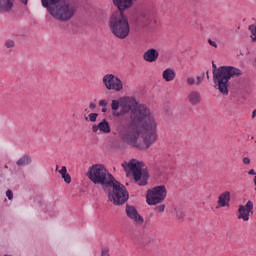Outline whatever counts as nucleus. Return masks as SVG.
<instances>
[{"mask_svg":"<svg viewBox=\"0 0 256 256\" xmlns=\"http://www.w3.org/2000/svg\"><path fill=\"white\" fill-rule=\"evenodd\" d=\"M243 163H244V165H249L251 163V159H249V157H244Z\"/></svg>","mask_w":256,"mask_h":256,"instance_id":"nucleus-32","label":"nucleus"},{"mask_svg":"<svg viewBox=\"0 0 256 256\" xmlns=\"http://www.w3.org/2000/svg\"><path fill=\"white\" fill-rule=\"evenodd\" d=\"M208 43H209V45H211V47L217 48V42H215V41L209 39V40H208Z\"/></svg>","mask_w":256,"mask_h":256,"instance_id":"nucleus-33","label":"nucleus"},{"mask_svg":"<svg viewBox=\"0 0 256 256\" xmlns=\"http://www.w3.org/2000/svg\"><path fill=\"white\" fill-rule=\"evenodd\" d=\"M155 211H157V213H163L165 211V204H161V205L157 206L155 208Z\"/></svg>","mask_w":256,"mask_h":256,"instance_id":"nucleus-26","label":"nucleus"},{"mask_svg":"<svg viewBox=\"0 0 256 256\" xmlns=\"http://www.w3.org/2000/svg\"><path fill=\"white\" fill-rule=\"evenodd\" d=\"M201 100V92L199 91L194 90L188 94V102L190 103V105H199V103H201Z\"/></svg>","mask_w":256,"mask_h":256,"instance_id":"nucleus-15","label":"nucleus"},{"mask_svg":"<svg viewBox=\"0 0 256 256\" xmlns=\"http://www.w3.org/2000/svg\"><path fill=\"white\" fill-rule=\"evenodd\" d=\"M102 113H107V106L102 108Z\"/></svg>","mask_w":256,"mask_h":256,"instance_id":"nucleus-37","label":"nucleus"},{"mask_svg":"<svg viewBox=\"0 0 256 256\" xmlns=\"http://www.w3.org/2000/svg\"><path fill=\"white\" fill-rule=\"evenodd\" d=\"M15 0H0V13H8L13 9Z\"/></svg>","mask_w":256,"mask_h":256,"instance_id":"nucleus-17","label":"nucleus"},{"mask_svg":"<svg viewBox=\"0 0 256 256\" xmlns=\"http://www.w3.org/2000/svg\"><path fill=\"white\" fill-rule=\"evenodd\" d=\"M5 45H6L7 49H11V48L15 47V42L13 40H8V41H6Z\"/></svg>","mask_w":256,"mask_h":256,"instance_id":"nucleus-25","label":"nucleus"},{"mask_svg":"<svg viewBox=\"0 0 256 256\" xmlns=\"http://www.w3.org/2000/svg\"><path fill=\"white\" fill-rule=\"evenodd\" d=\"M58 173H60L62 179H64V181L69 185V183H71V175L69 173H67V167L66 166H62V168L58 171Z\"/></svg>","mask_w":256,"mask_h":256,"instance_id":"nucleus-18","label":"nucleus"},{"mask_svg":"<svg viewBox=\"0 0 256 256\" xmlns=\"http://www.w3.org/2000/svg\"><path fill=\"white\" fill-rule=\"evenodd\" d=\"M121 113H129L126 125H120L116 131L120 139L145 151L157 141V120L149 107L141 104L133 96L121 97Z\"/></svg>","mask_w":256,"mask_h":256,"instance_id":"nucleus-1","label":"nucleus"},{"mask_svg":"<svg viewBox=\"0 0 256 256\" xmlns=\"http://www.w3.org/2000/svg\"><path fill=\"white\" fill-rule=\"evenodd\" d=\"M112 115H113V117H121V115H125V114H123L121 112V110H120V112H117V111L113 110Z\"/></svg>","mask_w":256,"mask_h":256,"instance_id":"nucleus-30","label":"nucleus"},{"mask_svg":"<svg viewBox=\"0 0 256 256\" xmlns=\"http://www.w3.org/2000/svg\"><path fill=\"white\" fill-rule=\"evenodd\" d=\"M249 31L251 33L250 38L253 41V43L256 42V24L249 26Z\"/></svg>","mask_w":256,"mask_h":256,"instance_id":"nucleus-21","label":"nucleus"},{"mask_svg":"<svg viewBox=\"0 0 256 256\" xmlns=\"http://www.w3.org/2000/svg\"><path fill=\"white\" fill-rule=\"evenodd\" d=\"M167 197V188L165 186H155L152 189H149L146 194V203L148 205H159L163 203Z\"/></svg>","mask_w":256,"mask_h":256,"instance_id":"nucleus-8","label":"nucleus"},{"mask_svg":"<svg viewBox=\"0 0 256 256\" xmlns=\"http://www.w3.org/2000/svg\"><path fill=\"white\" fill-rule=\"evenodd\" d=\"M101 256H111V254H109V248L102 249Z\"/></svg>","mask_w":256,"mask_h":256,"instance_id":"nucleus-28","label":"nucleus"},{"mask_svg":"<svg viewBox=\"0 0 256 256\" xmlns=\"http://www.w3.org/2000/svg\"><path fill=\"white\" fill-rule=\"evenodd\" d=\"M96 107H97V104H95V103H93V102H91L90 103V105H89V109H96Z\"/></svg>","mask_w":256,"mask_h":256,"instance_id":"nucleus-34","label":"nucleus"},{"mask_svg":"<svg viewBox=\"0 0 256 256\" xmlns=\"http://www.w3.org/2000/svg\"><path fill=\"white\" fill-rule=\"evenodd\" d=\"M31 164V157L24 155L17 161L18 167H25V165Z\"/></svg>","mask_w":256,"mask_h":256,"instance_id":"nucleus-19","label":"nucleus"},{"mask_svg":"<svg viewBox=\"0 0 256 256\" xmlns=\"http://www.w3.org/2000/svg\"><path fill=\"white\" fill-rule=\"evenodd\" d=\"M97 117H99V114L97 113H90L88 115V119L91 121V123H95V121H97Z\"/></svg>","mask_w":256,"mask_h":256,"instance_id":"nucleus-22","label":"nucleus"},{"mask_svg":"<svg viewBox=\"0 0 256 256\" xmlns=\"http://www.w3.org/2000/svg\"><path fill=\"white\" fill-rule=\"evenodd\" d=\"M143 59L147 63H155L159 59V51L155 48H150L143 54Z\"/></svg>","mask_w":256,"mask_h":256,"instance_id":"nucleus-14","label":"nucleus"},{"mask_svg":"<svg viewBox=\"0 0 256 256\" xmlns=\"http://www.w3.org/2000/svg\"><path fill=\"white\" fill-rule=\"evenodd\" d=\"M175 77H177V74L175 73V69L173 68H167L162 72V78L167 83L174 81Z\"/></svg>","mask_w":256,"mask_h":256,"instance_id":"nucleus-16","label":"nucleus"},{"mask_svg":"<svg viewBox=\"0 0 256 256\" xmlns=\"http://www.w3.org/2000/svg\"><path fill=\"white\" fill-rule=\"evenodd\" d=\"M27 5V0H20ZM42 7L57 21H70L77 13V0H41Z\"/></svg>","mask_w":256,"mask_h":256,"instance_id":"nucleus-3","label":"nucleus"},{"mask_svg":"<svg viewBox=\"0 0 256 256\" xmlns=\"http://www.w3.org/2000/svg\"><path fill=\"white\" fill-rule=\"evenodd\" d=\"M121 108V97L119 100H112L111 102V109L112 111H118Z\"/></svg>","mask_w":256,"mask_h":256,"instance_id":"nucleus-20","label":"nucleus"},{"mask_svg":"<svg viewBox=\"0 0 256 256\" xmlns=\"http://www.w3.org/2000/svg\"><path fill=\"white\" fill-rule=\"evenodd\" d=\"M186 83H187V85L193 86V85H196L197 82H196L195 78L188 77L186 80Z\"/></svg>","mask_w":256,"mask_h":256,"instance_id":"nucleus-23","label":"nucleus"},{"mask_svg":"<svg viewBox=\"0 0 256 256\" xmlns=\"http://www.w3.org/2000/svg\"><path fill=\"white\" fill-rule=\"evenodd\" d=\"M6 197L11 201L13 199V192L11 190L6 191Z\"/></svg>","mask_w":256,"mask_h":256,"instance_id":"nucleus-31","label":"nucleus"},{"mask_svg":"<svg viewBox=\"0 0 256 256\" xmlns=\"http://www.w3.org/2000/svg\"><path fill=\"white\" fill-rule=\"evenodd\" d=\"M98 105H99L100 107H107V100H105V99L100 100V101L98 102Z\"/></svg>","mask_w":256,"mask_h":256,"instance_id":"nucleus-29","label":"nucleus"},{"mask_svg":"<svg viewBox=\"0 0 256 256\" xmlns=\"http://www.w3.org/2000/svg\"><path fill=\"white\" fill-rule=\"evenodd\" d=\"M203 79H205V76H197L196 78V85H201L203 83Z\"/></svg>","mask_w":256,"mask_h":256,"instance_id":"nucleus-27","label":"nucleus"},{"mask_svg":"<svg viewBox=\"0 0 256 256\" xmlns=\"http://www.w3.org/2000/svg\"><path fill=\"white\" fill-rule=\"evenodd\" d=\"M254 185H255V191H256V176L254 178Z\"/></svg>","mask_w":256,"mask_h":256,"instance_id":"nucleus-38","label":"nucleus"},{"mask_svg":"<svg viewBox=\"0 0 256 256\" xmlns=\"http://www.w3.org/2000/svg\"><path fill=\"white\" fill-rule=\"evenodd\" d=\"M248 174L249 175H255V170H253V169L249 170Z\"/></svg>","mask_w":256,"mask_h":256,"instance_id":"nucleus-36","label":"nucleus"},{"mask_svg":"<svg viewBox=\"0 0 256 256\" xmlns=\"http://www.w3.org/2000/svg\"><path fill=\"white\" fill-rule=\"evenodd\" d=\"M122 167L124 171H131L135 183L143 187L147 185V181L149 180V173L143 170L145 164L142 161L137 159H132L129 162L122 163Z\"/></svg>","mask_w":256,"mask_h":256,"instance_id":"nucleus-5","label":"nucleus"},{"mask_svg":"<svg viewBox=\"0 0 256 256\" xmlns=\"http://www.w3.org/2000/svg\"><path fill=\"white\" fill-rule=\"evenodd\" d=\"M231 192L225 191L218 196L216 209H223V207H230Z\"/></svg>","mask_w":256,"mask_h":256,"instance_id":"nucleus-13","label":"nucleus"},{"mask_svg":"<svg viewBox=\"0 0 256 256\" xmlns=\"http://www.w3.org/2000/svg\"><path fill=\"white\" fill-rule=\"evenodd\" d=\"M56 171H59V166H56Z\"/></svg>","mask_w":256,"mask_h":256,"instance_id":"nucleus-39","label":"nucleus"},{"mask_svg":"<svg viewBox=\"0 0 256 256\" xmlns=\"http://www.w3.org/2000/svg\"><path fill=\"white\" fill-rule=\"evenodd\" d=\"M251 213H253V202L249 200L246 205H239L238 208V219H242V221H249V217H251Z\"/></svg>","mask_w":256,"mask_h":256,"instance_id":"nucleus-10","label":"nucleus"},{"mask_svg":"<svg viewBox=\"0 0 256 256\" xmlns=\"http://www.w3.org/2000/svg\"><path fill=\"white\" fill-rule=\"evenodd\" d=\"M102 83L108 91H115V93H121L125 87L123 80H121V78L115 74L104 75L102 78Z\"/></svg>","mask_w":256,"mask_h":256,"instance_id":"nucleus-9","label":"nucleus"},{"mask_svg":"<svg viewBox=\"0 0 256 256\" xmlns=\"http://www.w3.org/2000/svg\"><path fill=\"white\" fill-rule=\"evenodd\" d=\"M126 214L129 219H132V221L136 223V225H143L145 220L139 215V212H137V209L134 206L127 205Z\"/></svg>","mask_w":256,"mask_h":256,"instance_id":"nucleus-12","label":"nucleus"},{"mask_svg":"<svg viewBox=\"0 0 256 256\" xmlns=\"http://www.w3.org/2000/svg\"><path fill=\"white\" fill-rule=\"evenodd\" d=\"M118 11L114 12L109 19V29L117 39H127L131 33L129 18L123 12L131 9L137 0H113Z\"/></svg>","mask_w":256,"mask_h":256,"instance_id":"nucleus-2","label":"nucleus"},{"mask_svg":"<svg viewBox=\"0 0 256 256\" xmlns=\"http://www.w3.org/2000/svg\"><path fill=\"white\" fill-rule=\"evenodd\" d=\"M213 79L215 89H218L219 93L222 95H229V79L231 77H239L243 75L241 69L232 67V66H221L217 68L215 64H213Z\"/></svg>","mask_w":256,"mask_h":256,"instance_id":"nucleus-4","label":"nucleus"},{"mask_svg":"<svg viewBox=\"0 0 256 256\" xmlns=\"http://www.w3.org/2000/svg\"><path fill=\"white\" fill-rule=\"evenodd\" d=\"M256 117V109L252 111V119H255Z\"/></svg>","mask_w":256,"mask_h":256,"instance_id":"nucleus-35","label":"nucleus"},{"mask_svg":"<svg viewBox=\"0 0 256 256\" xmlns=\"http://www.w3.org/2000/svg\"><path fill=\"white\" fill-rule=\"evenodd\" d=\"M92 131L97 135H107L111 133V126L109 125L107 119H103L100 123L92 126Z\"/></svg>","mask_w":256,"mask_h":256,"instance_id":"nucleus-11","label":"nucleus"},{"mask_svg":"<svg viewBox=\"0 0 256 256\" xmlns=\"http://www.w3.org/2000/svg\"><path fill=\"white\" fill-rule=\"evenodd\" d=\"M108 185L112 187V191L108 193V199L113 205H123L129 199V193L123 184L114 180Z\"/></svg>","mask_w":256,"mask_h":256,"instance_id":"nucleus-7","label":"nucleus"},{"mask_svg":"<svg viewBox=\"0 0 256 256\" xmlns=\"http://www.w3.org/2000/svg\"><path fill=\"white\" fill-rule=\"evenodd\" d=\"M174 213H175L177 219H183V212H182L180 209H177V208H176V209L174 210Z\"/></svg>","mask_w":256,"mask_h":256,"instance_id":"nucleus-24","label":"nucleus"},{"mask_svg":"<svg viewBox=\"0 0 256 256\" xmlns=\"http://www.w3.org/2000/svg\"><path fill=\"white\" fill-rule=\"evenodd\" d=\"M88 179L95 185H109L115 181L113 175L101 164L93 165L87 173Z\"/></svg>","mask_w":256,"mask_h":256,"instance_id":"nucleus-6","label":"nucleus"}]
</instances>
